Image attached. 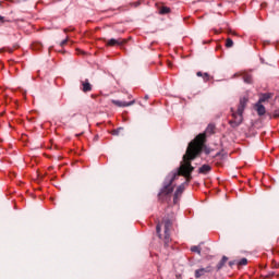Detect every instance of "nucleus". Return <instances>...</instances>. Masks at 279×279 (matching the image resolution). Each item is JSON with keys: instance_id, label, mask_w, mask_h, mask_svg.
<instances>
[{"instance_id": "nucleus-1", "label": "nucleus", "mask_w": 279, "mask_h": 279, "mask_svg": "<svg viewBox=\"0 0 279 279\" xmlns=\"http://www.w3.org/2000/svg\"><path fill=\"white\" fill-rule=\"evenodd\" d=\"M204 143H206V134L201 133L189 144L180 167L170 172L167 181L163 183V187L158 194L160 202H167V199H170L171 193H173V182H175L180 175L185 178V182H183V184L189 186L191 180H193L192 173L195 171V167H193L191 162H193V160H195V158L202 154Z\"/></svg>"}, {"instance_id": "nucleus-2", "label": "nucleus", "mask_w": 279, "mask_h": 279, "mask_svg": "<svg viewBox=\"0 0 279 279\" xmlns=\"http://www.w3.org/2000/svg\"><path fill=\"white\" fill-rule=\"evenodd\" d=\"M232 117L233 120L229 121L231 128H239V125L243 123V113H239V111H236L235 113H232Z\"/></svg>"}, {"instance_id": "nucleus-3", "label": "nucleus", "mask_w": 279, "mask_h": 279, "mask_svg": "<svg viewBox=\"0 0 279 279\" xmlns=\"http://www.w3.org/2000/svg\"><path fill=\"white\" fill-rule=\"evenodd\" d=\"M128 43V39H123V38H111L109 40L106 41V47H123V45H125Z\"/></svg>"}, {"instance_id": "nucleus-4", "label": "nucleus", "mask_w": 279, "mask_h": 279, "mask_svg": "<svg viewBox=\"0 0 279 279\" xmlns=\"http://www.w3.org/2000/svg\"><path fill=\"white\" fill-rule=\"evenodd\" d=\"M175 221V216L173 214L163 218L165 232H171V227Z\"/></svg>"}, {"instance_id": "nucleus-5", "label": "nucleus", "mask_w": 279, "mask_h": 279, "mask_svg": "<svg viewBox=\"0 0 279 279\" xmlns=\"http://www.w3.org/2000/svg\"><path fill=\"white\" fill-rule=\"evenodd\" d=\"M186 189V184L182 183L177 187V191L173 195V204H178L180 202V197H182V194L184 193V190Z\"/></svg>"}, {"instance_id": "nucleus-6", "label": "nucleus", "mask_w": 279, "mask_h": 279, "mask_svg": "<svg viewBox=\"0 0 279 279\" xmlns=\"http://www.w3.org/2000/svg\"><path fill=\"white\" fill-rule=\"evenodd\" d=\"M210 272H213V266H207L205 268L196 269L194 272V277L196 279H199V278L206 276V274H210Z\"/></svg>"}, {"instance_id": "nucleus-7", "label": "nucleus", "mask_w": 279, "mask_h": 279, "mask_svg": "<svg viewBox=\"0 0 279 279\" xmlns=\"http://www.w3.org/2000/svg\"><path fill=\"white\" fill-rule=\"evenodd\" d=\"M136 101L132 100L130 102L121 101V100H112V104L118 108H128L129 106H134Z\"/></svg>"}, {"instance_id": "nucleus-8", "label": "nucleus", "mask_w": 279, "mask_h": 279, "mask_svg": "<svg viewBox=\"0 0 279 279\" xmlns=\"http://www.w3.org/2000/svg\"><path fill=\"white\" fill-rule=\"evenodd\" d=\"M247 101H248V99L245 97L240 99V104L238 106V114H243V112L245 110V106H247Z\"/></svg>"}, {"instance_id": "nucleus-9", "label": "nucleus", "mask_w": 279, "mask_h": 279, "mask_svg": "<svg viewBox=\"0 0 279 279\" xmlns=\"http://www.w3.org/2000/svg\"><path fill=\"white\" fill-rule=\"evenodd\" d=\"M255 110L259 117L265 116V112H267V110L265 109V106H263V102H257L255 105Z\"/></svg>"}, {"instance_id": "nucleus-10", "label": "nucleus", "mask_w": 279, "mask_h": 279, "mask_svg": "<svg viewBox=\"0 0 279 279\" xmlns=\"http://www.w3.org/2000/svg\"><path fill=\"white\" fill-rule=\"evenodd\" d=\"M271 97H274V94H271V93L262 94L260 97H259L258 102L259 104H265V101H269V99H271Z\"/></svg>"}, {"instance_id": "nucleus-11", "label": "nucleus", "mask_w": 279, "mask_h": 279, "mask_svg": "<svg viewBox=\"0 0 279 279\" xmlns=\"http://www.w3.org/2000/svg\"><path fill=\"white\" fill-rule=\"evenodd\" d=\"M82 90L83 93H90V90H93V85H90V83L88 82V80H85V82H82Z\"/></svg>"}, {"instance_id": "nucleus-12", "label": "nucleus", "mask_w": 279, "mask_h": 279, "mask_svg": "<svg viewBox=\"0 0 279 279\" xmlns=\"http://www.w3.org/2000/svg\"><path fill=\"white\" fill-rule=\"evenodd\" d=\"M211 167L209 165H203L199 169H198V173H202L203 175H206V173H209V171H211Z\"/></svg>"}, {"instance_id": "nucleus-13", "label": "nucleus", "mask_w": 279, "mask_h": 279, "mask_svg": "<svg viewBox=\"0 0 279 279\" xmlns=\"http://www.w3.org/2000/svg\"><path fill=\"white\" fill-rule=\"evenodd\" d=\"M228 263V256H222L221 260L217 264V271L223 269V266Z\"/></svg>"}, {"instance_id": "nucleus-14", "label": "nucleus", "mask_w": 279, "mask_h": 279, "mask_svg": "<svg viewBox=\"0 0 279 279\" xmlns=\"http://www.w3.org/2000/svg\"><path fill=\"white\" fill-rule=\"evenodd\" d=\"M242 80L245 82V84H252V82H253L252 74L243 73Z\"/></svg>"}, {"instance_id": "nucleus-15", "label": "nucleus", "mask_w": 279, "mask_h": 279, "mask_svg": "<svg viewBox=\"0 0 279 279\" xmlns=\"http://www.w3.org/2000/svg\"><path fill=\"white\" fill-rule=\"evenodd\" d=\"M170 242H171V234H170V232H165V238H163L165 246L168 247Z\"/></svg>"}, {"instance_id": "nucleus-16", "label": "nucleus", "mask_w": 279, "mask_h": 279, "mask_svg": "<svg viewBox=\"0 0 279 279\" xmlns=\"http://www.w3.org/2000/svg\"><path fill=\"white\" fill-rule=\"evenodd\" d=\"M191 252H194V253L198 254V256H202V247L201 246H197V245L192 246Z\"/></svg>"}, {"instance_id": "nucleus-17", "label": "nucleus", "mask_w": 279, "mask_h": 279, "mask_svg": "<svg viewBox=\"0 0 279 279\" xmlns=\"http://www.w3.org/2000/svg\"><path fill=\"white\" fill-rule=\"evenodd\" d=\"M171 12V9L169 7H161L159 9V14H169Z\"/></svg>"}, {"instance_id": "nucleus-18", "label": "nucleus", "mask_w": 279, "mask_h": 279, "mask_svg": "<svg viewBox=\"0 0 279 279\" xmlns=\"http://www.w3.org/2000/svg\"><path fill=\"white\" fill-rule=\"evenodd\" d=\"M121 132H123V128H118V129H114L110 132V134L112 136H119V134H121Z\"/></svg>"}, {"instance_id": "nucleus-19", "label": "nucleus", "mask_w": 279, "mask_h": 279, "mask_svg": "<svg viewBox=\"0 0 279 279\" xmlns=\"http://www.w3.org/2000/svg\"><path fill=\"white\" fill-rule=\"evenodd\" d=\"M206 133L215 134V124H208V126L206 128Z\"/></svg>"}, {"instance_id": "nucleus-20", "label": "nucleus", "mask_w": 279, "mask_h": 279, "mask_svg": "<svg viewBox=\"0 0 279 279\" xmlns=\"http://www.w3.org/2000/svg\"><path fill=\"white\" fill-rule=\"evenodd\" d=\"M238 267H245V265H247V258H242L240 260H238L236 263Z\"/></svg>"}, {"instance_id": "nucleus-21", "label": "nucleus", "mask_w": 279, "mask_h": 279, "mask_svg": "<svg viewBox=\"0 0 279 279\" xmlns=\"http://www.w3.org/2000/svg\"><path fill=\"white\" fill-rule=\"evenodd\" d=\"M226 47L230 49L231 47H234V41L231 38H227L226 40Z\"/></svg>"}, {"instance_id": "nucleus-22", "label": "nucleus", "mask_w": 279, "mask_h": 279, "mask_svg": "<svg viewBox=\"0 0 279 279\" xmlns=\"http://www.w3.org/2000/svg\"><path fill=\"white\" fill-rule=\"evenodd\" d=\"M203 80H204L205 82H208V81L210 80V74L204 73V74H203Z\"/></svg>"}, {"instance_id": "nucleus-23", "label": "nucleus", "mask_w": 279, "mask_h": 279, "mask_svg": "<svg viewBox=\"0 0 279 279\" xmlns=\"http://www.w3.org/2000/svg\"><path fill=\"white\" fill-rule=\"evenodd\" d=\"M156 232H157L159 239H161L162 235L160 234V225H157V227H156Z\"/></svg>"}, {"instance_id": "nucleus-24", "label": "nucleus", "mask_w": 279, "mask_h": 279, "mask_svg": "<svg viewBox=\"0 0 279 279\" xmlns=\"http://www.w3.org/2000/svg\"><path fill=\"white\" fill-rule=\"evenodd\" d=\"M272 117H274V119H278L279 118V109L274 111Z\"/></svg>"}, {"instance_id": "nucleus-25", "label": "nucleus", "mask_w": 279, "mask_h": 279, "mask_svg": "<svg viewBox=\"0 0 279 279\" xmlns=\"http://www.w3.org/2000/svg\"><path fill=\"white\" fill-rule=\"evenodd\" d=\"M66 43H69V38L63 39V40L60 43V47H64V45H66Z\"/></svg>"}, {"instance_id": "nucleus-26", "label": "nucleus", "mask_w": 279, "mask_h": 279, "mask_svg": "<svg viewBox=\"0 0 279 279\" xmlns=\"http://www.w3.org/2000/svg\"><path fill=\"white\" fill-rule=\"evenodd\" d=\"M238 260H231L229 262V266L232 267L233 265H236Z\"/></svg>"}, {"instance_id": "nucleus-27", "label": "nucleus", "mask_w": 279, "mask_h": 279, "mask_svg": "<svg viewBox=\"0 0 279 279\" xmlns=\"http://www.w3.org/2000/svg\"><path fill=\"white\" fill-rule=\"evenodd\" d=\"M196 75H197V77H203V76H204V73L197 72Z\"/></svg>"}, {"instance_id": "nucleus-28", "label": "nucleus", "mask_w": 279, "mask_h": 279, "mask_svg": "<svg viewBox=\"0 0 279 279\" xmlns=\"http://www.w3.org/2000/svg\"><path fill=\"white\" fill-rule=\"evenodd\" d=\"M4 17L0 15V23H4Z\"/></svg>"}, {"instance_id": "nucleus-29", "label": "nucleus", "mask_w": 279, "mask_h": 279, "mask_svg": "<svg viewBox=\"0 0 279 279\" xmlns=\"http://www.w3.org/2000/svg\"><path fill=\"white\" fill-rule=\"evenodd\" d=\"M138 5H141V2H135V8H138Z\"/></svg>"}, {"instance_id": "nucleus-30", "label": "nucleus", "mask_w": 279, "mask_h": 279, "mask_svg": "<svg viewBox=\"0 0 279 279\" xmlns=\"http://www.w3.org/2000/svg\"><path fill=\"white\" fill-rule=\"evenodd\" d=\"M64 32L66 33V32H69V29H68V28H64Z\"/></svg>"}, {"instance_id": "nucleus-31", "label": "nucleus", "mask_w": 279, "mask_h": 279, "mask_svg": "<svg viewBox=\"0 0 279 279\" xmlns=\"http://www.w3.org/2000/svg\"><path fill=\"white\" fill-rule=\"evenodd\" d=\"M145 99H149V96H145Z\"/></svg>"}]
</instances>
